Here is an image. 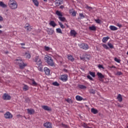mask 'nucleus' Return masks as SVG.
Instances as JSON below:
<instances>
[{
	"instance_id": "obj_50",
	"label": "nucleus",
	"mask_w": 128,
	"mask_h": 128,
	"mask_svg": "<svg viewBox=\"0 0 128 128\" xmlns=\"http://www.w3.org/2000/svg\"><path fill=\"white\" fill-rule=\"evenodd\" d=\"M26 102L29 103L30 102V98H26Z\"/></svg>"
},
{
	"instance_id": "obj_48",
	"label": "nucleus",
	"mask_w": 128,
	"mask_h": 128,
	"mask_svg": "<svg viewBox=\"0 0 128 128\" xmlns=\"http://www.w3.org/2000/svg\"><path fill=\"white\" fill-rule=\"evenodd\" d=\"M98 68H102L103 70H104V66H103L102 65V64H99V65L98 66Z\"/></svg>"
},
{
	"instance_id": "obj_6",
	"label": "nucleus",
	"mask_w": 128,
	"mask_h": 128,
	"mask_svg": "<svg viewBox=\"0 0 128 128\" xmlns=\"http://www.w3.org/2000/svg\"><path fill=\"white\" fill-rule=\"evenodd\" d=\"M97 76H98V78L100 82H104L102 78H104V76L102 75V74L98 72H97Z\"/></svg>"
},
{
	"instance_id": "obj_3",
	"label": "nucleus",
	"mask_w": 128,
	"mask_h": 128,
	"mask_svg": "<svg viewBox=\"0 0 128 128\" xmlns=\"http://www.w3.org/2000/svg\"><path fill=\"white\" fill-rule=\"evenodd\" d=\"M8 6L12 10L18 8V3L15 0H10L8 2Z\"/></svg>"
},
{
	"instance_id": "obj_64",
	"label": "nucleus",
	"mask_w": 128,
	"mask_h": 128,
	"mask_svg": "<svg viewBox=\"0 0 128 128\" xmlns=\"http://www.w3.org/2000/svg\"><path fill=\"white\" fill-rule=\"evenodd\" d=\"M112 68H116V66H112Z\"/></svg>"
},
{
	"instance_id": "obj_14",
	"label": "nucleus",
	"mask_w": 128,
	"mask_h": 128,
	"mask_svg": "<svg viewBox=\"0 0 128 128\" xmlns=\"http://www.w3.org/2000/svg\"><path fill=\"white\" fill-rule=\"evenodd\" d=\"M55 4L56 6H58L62 4V0H56Z\"/></svg>"
},
{
	"instance_id": "obj_32",
	"label": "nucleus",
	"mask_w": 128,
	"mask_h": 128,
	"mask_svg": "<svg viewBox=\"0 0 128 128\" xmlns=\"http://www.w3.org/2000/svg\"><path fill=\"white\" fill-rule=\"evenodd\" d=\"M56 14L59 16H62V14L61 12L58 10L56 11Z\"/></svg>"
},
{
	"instance_id": "obj_39",
	"label": "nucleus",
	"mask_w": 128,
	"mask_h": 128,
	"mask_svg": "<svg viewBox=\"0 0 128 128\" xmlns=\"http://www.w3.org/2000/svg\"><path fill=\"white\" fill-rule=\"evenodd\" d=\"M53 86H60V84L58 83V82H54L52 83Z\"/></svg>"
},
{
	"instance_id": "obj_37",
	"label": "nucleus",
	"mask_w": 128,
	"mask_h": 128,
	"mask_svg": "<svg viewBox=\"0 0 128 128\" xmlns=\"http://www.w3.org/2000/svg\"><path fill=\"white\" fill-rule=\"evenodd\" d=\"M25 56L27 58H30V54L28 53H25Z\"/></svg>"
},
{
	"instance_id": "obj_52",
	"label": "nucleus",
	"mask_w": 128,
	"mask_h": 128,
	"mask_svg": "<svg viewBox=\"0 0 128 128\" xmlns=\"http://www.w3.org/2000/svg\"><path fill=\"white\" fill-rule=\"evenodd\" d=\"M81 60H90V58L88 57H84V58H81Z\"/></svg>"
},
{
	"instance_id": "obj_56",
	"label": "nucleus",
	"mask_w": 128,
	"mask_h": 128,
	"mask_svg": "<svg viewBox=\"0 0 128 128\" xmlns=\"http://www.w3.org/2000/svg\"><path fill=\"white\" fill-rule=\"evenodd\" d=\"M64 8V6H60V8L61 10H63Z\"/></svg>"
},
{
	"instance_id": "obj_41",
	"label": "nucleus",
	"mask_w": 128,
	"mask_h": 128,
	"mask_svg": "<svg viewBox=\"0 0 128 128\" xmlns=\"http://www.w3.org/2000/svg\"><path fill=\"white\" fill-rule=\"evenodd\" d=\"M103 48H106V50H108L110 48H108V46L106 44H104L102 45Z\"/></svg>"
},
{
	"instance_id": "obj_11",
	"label": "nucleus",
	"mask_w": 128,
	"mask_h": 128,
	"mask_svg": "<svg viewBox=\"0 0 128 128\" xmlns=\"http://www.w3.org/2000/svg\"><path fill=\"white\" fill-rule=\"evenodd\" d=\"M42 108L44 109V110H47V112H52V108L48 106H43Z\"/></svg>"
},
{
	"instance_id": "obj_24",
	"label": "nucleus",
	"mask_w": 128,
	"mask_h": 128,
	"mask_svg": "<svg viewBox=\"0 0 128 128\" xmlns=\"http://www.w3.org/2000/svg\"><path fill=\"white\" fill-rule=\"evenodd\" d=\"M89 30H90L96 31V26L93 25V26L89 27Z\"/></svg>"
},
{
	"instance_id": "obj_18",
	"label": "nucleus",
	"mask_w": 128,
	"mask_h": 128,
	"mask_svg": "<svg viewBox=\"0 0 128 128\" xmlns=\"http://www.w3.org/2000/svg\"><path fill=\"white\" fill-rule=\"evenodd\" d=\"M69 12L70 14H72V16H76V12L74 10V9L70 10Z\"/></svg>"
},
{
	"instance_id": "obj_4",
	"label": "nucleus",
	"mask_w": 128,
	"mask_h": 128,
	"mask_svg": "<svg viewBox=\"0 0 128 128\" xmlns=\"http://www.w3.org/2000/svg\"><path fill=\"white\" fill-rule=\"evenodd\" d=\"M34 62H36V64H38V66H40L42 65V61H41L40 59V56H37L35 58Z\"/></svg>"
},
{
	"instance_id": "obj_28",
	"label": "nucleus",
	"mask_w": 128,
	"mask_h": 128,
	"mask_svg": "<svg viewBox=\"0 0 128 128\" xmlns=\"http://www.w3.org/2000/svg\"><path fill=\"white\" fill-rule=\"evenodd\" d=\"M58 18L61 22H66V18L62 17V16H58Z\"/></svg>"
},
{
	"instance_id": "obj_40",
	"label": "nucleus",
	"mask_w": 128,
	"mask_h": 128,
	"mask_svg": "<svg viewBox=\"0 0 128 128\" xmlns=\"http://www.w3.org/2000/svg\"><path fill=\"white\" fill-rule=\"evenodd\" d=\"M58 24L62 28H66L64 26V24H62V22H58Z\"/></svg>"
},
{
	"instance_id": "obj_33",
	"label": "nucleus",
	"mask_w": 128,
	"mask_h": 128,
	"mask_svg": "<svg viewBox=\"0 0 128 128\" xmlns=\"http://www.w3.org/2000/svg\"><path fill=\"white\" fill-rule=\"evenodd\" d=\"M89 74L90 76H92V78H96V72H90Z\"/></svg>"
},
{
	"instance_id": "obj_19",
	"label": "nucleus",
	"mask_w": 128,
	"mask_h": 128,
	"mask_svg": "<svg viewBox=\"0 0 128 128\" xmlns=\"http://www.w3.org/2000/svg\"><path fill=\"white\" fill-rule=\"evenodd\" d=\"M68 58L69 60H70V62H74V58L72 57V56L70 54L68 55Z\"/></svg>"
},
{
	"instance_id": "obj_22",
	"label": "nucleus",
	"mask_w": 128,
	"mask_h": 128,
	"mask_svg": "<svg viewBox=\"0 0 128 128\" xmlns=\"http://www.w3.org/2000/svg\"><path fill=\"white\" fill-rule=\"evenodd\" d=\"M110 28L111 30H118V28L114 26H110Z\"/></svg>"
},
{
	"instance_id": "obj_53",
	"label": "nucleus",
	"mask_w": 128,
	"mask_h": 128,
	"mask_svg": "<svg viewBox=\"0 0 128 128\" xmlns=\"http://www.w3.org/2000/svg\"><path fill=\"white\" fill-rule=\"evenodd\" d=\"M62 126H63V128H68V125H66L64 124H62Z\"/></svg>"
},
{
	"instance_id": "obj_57",
	"label": "nucleus",
	"mask_w": 128,
	"mask_h": 128,
	"mask_svg": "<svg viewBox=\"0 0 128 128\" xmlns=\"http://www.w3.org/2000/svg\"><path fill=\"white\" fill-rule=\"evenodd\" d=\"M20 44L22 46H25L26 45V44L24 43H21Z\"/></svg>"
},
{
	"instance_id": "obj_12",
	"label": "nucleus",
	"mask_w": 128,
	"mask_h": 128,
	"mask_svg": "<svg viewBox=\"0 0 128 128\" xmlns=\"http://www.w3.org/2000/svg\"><path fill=\"white\" fill-rule=\"evenodd\" d=\"M44 72L47 76H50V70L48 67L44 68Z\"/></svg>"
},
{
	"instance_id": "obj_46",
	"label": "nucleus",
	"mask_w": 128,
	"mask_h": 128,
	"mask_svg": "<svg viewBox=\"0 0 128 128\" xmlns=\"http://www.w3.org/2000/svg\"><path fill=\"white\" fill-rule=\"evenodd\" d=\"M32 84H33V86H38V84L36 82V81H34V80H32Z\"/></svg>"
},
{
	"instance_id": "obj_20",
	"label": "nucleus",
	"mask_w": 128,
	"mask_h": 128,
	"mask_svg": "<svg viewBox=\"0 0 128 128\" xmlns=\"http://www.w3.org/2000/svg\"><path fill=\"white\" fill-rule=\"evenodd\" d=\"M91 112H92V114H96L98 112V110L94 108H91Z\"/></svg>"
},
{
	"instance_id": "obj_59",
	"label": "nucleus",
	"mask_w": 128,
	"mask_h": 128,
	"mask_svg": "<svg viewBox=\"0 0 128 128\" xmlns=\"http://www.w3.org/2000/svg\"><path fill=\"white\" fill-rule=\"evenodd\" d=\"M2 34V30H0V34Z\"/></svg>"
},
{
	"instance_id": "obj_42",
	"label": "nucleus",
	"mask_w": 128,
	"mask_h": 128,
	"mask_svg": "<svg viewBox=\"0 0 128 128\" xmlns=\"http://www.w3.org/2000/svg\"><path fill=\"white\" fill-rule=\"evenodd\" d=\"M94 20L96 21V24H100V22H102V20H100V19H95Z\"/></svg>"
},
{
	"instance_id": "obj_45",
	"label": "nucleus",
	"mask_w": 128,
	"mask_h": 128,
	"mask_svg": "<svg viewBox=\"0 0 128 128\" xmlns=\"http://www.w3.org/2000/svg\"><path fill=\"white\" fill-rule=\"evenodd\" d=\"M114 60L115 62H118V63L120 62V60L116 58H115Z\"/></svg>"
},
{
	"instance_id": "obj_49",
	"label": "nucleus",
	"mask_w": 128,
	"mask_h": 128,
	"mask_svg": "<svg viewBox=\"0 0 128 128\" xmlns=\"http://www.w3.org/2000/svg\"><path fill=\"white\" fill-rule=\"evenodd\" d=\"M79 16H80V17L81 18H84V14H82L80 13L79 14Z\"/></svg>"
},
{
	"instance_id": "obj_2",
	"label": "nucleus",
	"mask_w": 128,
	"mask_h": 128,
	"mask_svg": "<svg viewBox=\"0 0 128 128\" xmlns=\"http://www.w3.org/2000/svg\"><path fill=\"white\" fill-rule=\"evenodd\" d=\"M14 63L19 66L21 70H22L24 66H26L27 64H24V60L22 59H16L14 60Z\"/></svg>"
},
{
	"instance_id": "obj_31",
	"label": "nucleus",
	"mask_w": 128,
	"mask_h": 128,
	"mask_svg": "<svg viewBox=\"0 0 128 128\" xmlns=\"http://www.w3.org/2000/svg\"><path fill=\"white\" fill-rule=\"evenodd\" d=\"M76 100H79V101L82 100V97L80 96H76Z\"/></svg>"
},
{
	"instance_id": "obj_16",
	"label": "nucleus",
	"mask_w": 128,
	"mask_h": 128,
	"mask_svg": "<svg viewBox=\"0 0 128 128\" xmlns=\"http://www.w3.org/2000/svg\"><path fill=\"white\" fill-rule=\"evenodd\" d=\"M27 110L29 114H34V110L32 108L27 109Z\"/></svg>"
},
{
	"instance_id": "obj_30",
	"label": "nucleus",
	"mask_w": 128,
	"mask_h": 128,
	"mask_svg": "<svg viewBox=\"0 0 128 128\" xmlns=\"http://www.w3.org/2000/svg\"><path fill=\"white\" fill-rule=\"evenodd\" d=\"M0 6H2V8H6V4H4V2H0Z\"/></svg>"
},
{
	"instance_id": "obj_43",
	"label": "nucleus",
	"mask_w": 128,
	"mask_h": 128,
	"mask_svg": "<svg viewBox=\"0 0 128 128\" xmlns=\"http://www.w3.org/2000/svg\"><path fill=\"white\" fill-rule=\"evenodd\" d=\"M86 8L87 10H92L93 8H92V7L89 6H86Z\"/></svg>"
},
{
	"instance_id": "obj_15",
	"label": "nucleus",
	"mask_w": 128,
	"mask_h": 128,
	"mask_svg": "<svg viewBox=\"0 0 128 128\" xmlns=\"http://www.w3.org/2000/svg\"><path fill=\"white\" fill-rule=\"evenodd\" d=\"M49 24L50 26H52V28H56V24L54 20L50 21Z\"/></svg>"
},
{
	"instance_id": "obj_5",
	"label": "nucleus",
	"mask_w": 128,
	"mask_h": 128,
	"mask_svg": "<svg viewBox=\"0 0 128 128\" xmlns=\"http://www.w3.org/2000/svg\"><path fill=\"white\" fill-rule=\"evenodd\" d=\"M4 118H5L10 120V118H12V114L10 112H6L4 114Z\"/></svg>"
},
{
	"instance_id": "obj_34",
	"label": "nucleus",
	"mask_w": 128,
	"mask_h": 128,
	"mask_svg": "<svg viewBox=\"0 0 128 128\" xmlns=\"http://www.w3.org/2000/svg\"><path fill=\"white\" fill-rule=\"evenodd\" d=\"M56 30L58 34H62V30L60 28H56Z\"/></svg>"
},
{
	"instance_id": "obj_27",
	"label": "nucleus",
	"mask_w": 128,
	"mask_h": 128,
	"mask_svg": "<svg viewBox=\"0 0 128 128\" xmlns=\"http://www.w3.org/2000/svg\"><path fill=\"white\" fill-rule=\"evenodd\" d=\"M78 88H81L82 90H84L86 88V86L82 84L78 85Z\"/></svg>"
},
{
	"instance_id": "obj_54",
	"label": "nucleus",
	"mask_w": 128,
	"mask_h": 128,
	"mask_svg": "<svg viewBox=\"0 0 128 128\" xmlns=\"http://www.w3.org/2000/svg\"><path fill=\"white\" fill-rule=\"evenodd\" d=\"M116 26H118L119 28H122V25L121 24H116Z\"/></svg>"
},
{
	"instance_id": "obj_36",
	"label": "nucleus",
	"mask_w": 128,
	"mask_h": 128,
	"mask_svg": "<svg viewBox=\"0 0 128 128\" xmlns=\"http://www.w3.org/2000/svg\"><path fill=\"white\" fill-rule=\"evenodd\" d=\"M108 44L110 48H114V45H112V44L108 42Z\"/></svg>"
},
{
	"instance_id": "obj_25",
	"label": "nucleus",
	"mask_w": 128,
	"mask_h": 128,
	"mask_svg": "<svg viewBox=\"0 0 128 128\" xmlns=\"http://www.w3.org/2000/svg\"><path fill=\"white\" fill-rule=\"evenodd\" d=\"M22 90H24V92H26V90H28V85L24 84V86L22 88Z\"/></svg>"
},
{
	"instance_id": "obj_8",
	"label": "nucleus",
	"mask_w": 128,
	"mask_h": 128,
	"mask_svg": "<svg viewBox=\"0 0 128 128\" xmlns=\"http://www.w3.org/2000/svg\"><path fill=\"white\" fill-rule=\"evenodd\" d=\"M2 98L4 100H10L12 98V97H10V96L8 95V94H4L2 96Z\"/></svg>"
},
{
	"instance_id": "obj_44",
	"label": "nucleus",
	"mask_w": 128,
	"mask_h": 128,
	"mask_svg": "<svg viewBox=\"0 0 128 128\" xmlns=\"http://www.w3.org/2000/svg\"><path fill=\"white\" fill-rule=\"evenodd\" d=\"M87 78H88V80H94V78H92L90 75L87 76Z\"/></svg>"
},
{
	"instance_id": "obj_9",
	"label": "nucleus",
	"mask_w": 128,
	"mask_h": 128,
	"mask_svg": "<svg viewBox=\"0 0 128 128\" xmlns=\"http://www.w3.org/2000/svg\"><path fill=\"white\" fill-rule=\"evenodd\" d=\"M68 76L67 74H64L60 76V80H62V82H66L68 80Z\"/></svg>"
},
{
	"instance_id": "obj_7",
	"label": "nucleus",
	"mask_w": 128,
	"mask_h": 128,
	"mask_svg": "<svg viewBox=\"0 0 128 128\" xmlns=\"http://www.w3.org/2000/svg\"><path fill=\"white\" fill-rule=\"evenodd\" d=\"M80 48L82 50H86L88 49V46L87 44H82L80 45Z\"/></svg>"
},
{
	"instance_id": "obj_60",
	"label": "nucleus",
	"mask_w": 128,
	"mask_h": 128,
	"mask_svg": "<svg viewBox=\"0 0 128 128\" xmlns=\"http://www.w3.org/2000/svg\"><path fill=\"white\" fill-rule=\"evenodd\" d=\"M118 108H120V105L118 104Z\"/></svg>"
},
{
	"instance_id": "obj_21",
	"label": "nucleus",
	"mask_w": 128,
	"mask_h": 128,
	"mask_svg": "<svg viewBox=\"0 0 128 128\" xmlns=\"http://www.w3.org/2000/svg\"><path fill=\"white\" fill-rule=\"evenodd\" d=\"M109 39H110V37L108 36L103 38L102 40V42H104V44H106V42H108V40Z\"/></svg>"
},
{
	"instance_id": "obj_47",
	"label": "nucleus",
	"mask_w": 128,
	"mask_h": 128,
	"mask_svg": "<svg viewBox=\"0 0 128 128\" xmlns=\"http://www.w3.org/2000/svg\"><path fill=\"white\" fill-rule=\"evenodd\" d=\"M116 74V76H122V72H117Z\"/></svg>"
},
{
	"instance_id": "obj_61",
	"label": "nucleus",
	"mask_w": 128,
	"mask_h": 128,
	"mask_svg": "<svg viewBox=\"0 0 128 128\" xmlns=\"http://www.w3.org/2000/svg\"><path fill=\"white\" fill-rule=\"evenodd\" d=\"M2 26L0 24V28H2Z\"/></svg>"
},
{
	"instance_id": "obj_63",
	"label": "nucleus",
	"mask_w": 128,
	"mask_h": 128,
	"mask_svg": "<svg viewBox=\"0 0 128 128\" xmlns=\"http://www.w3.org/2000/svg\"><path fill=\"white\" fill-rule=\"evenodd\" d=\"M44 2H48V0H44Z\"/></svg>"
},
{
	"instance_id": "obj_51",
	"label": "nucleus",
	"mask_w": 128,
	"mask_h": 128,
	"mask_svg": "<svg viewBox=\"0 0 128 128\" xmlns=\"http://www.w3.org/2000/svg\"><path fill=\"white\" fill-rule=\"evenodd\" d=\"M44 50H50V48L48 46H45Z\"/></svg>"
},
{
	"instance_id": "obj_17",
	"label": "nucleus",
	"mask_w": 128,
	"mask_h": 128,
	"mask_svg": "<svg viewBox=\"0 0 128 128\" xmlns=\"http://www.w3.org/2000/svg\"><path fill=\"white\" fill-rule=\"evenodd\" d=\"M24 28L28 30V32H30L32 30V28H30V24H27L26 25Z\"/></svg>"
},
{
	"instance_id": "obj_38",
	"label": "nucleus",
	"mask_w": 128,
	"mask_h": 128,
	"mask_svg": "<svg viewBox=\"0 0 128 128\" xmlns=\"http://www.w3.org/2000/svg\"><path fill=\"white\" fill-rule=\"evenodd\" d=\"M66 100L69 104H72V99L68 98Z\"/></svg>"
},
{
	"instance_id": "obj_23",
	"label": "nucleus",
	"mask_w": 128,
	"mask_h": 128,
	"mask_svg": "<svg viewBox=\"0 0 128 128\" xmlns=\"http://www.w3.org/2000/svg\"><path fill=\"white\" fill-rule=\"evenodd\" d=\"M70 35L72 36H76V32L74 31V30H72L70 31Z\"/></svg>"
},
{
	"instance_id": "obj_26",
	"label": "nucleus",
	"mask_w": 128,
	"mask_h": 128,
	"mask_svg": "<svg viewBox=\"0 0 128 128\" xmlns=\"http://www.w3.org/2000/svg\"><path fill=\"white\" fill-rule=\"evenodd\" d=\"M117 98L120 102H122V95L120 94H118Z\"/></svg>"
},
{
	"instance_id": "obj_55",
	"label": "nucleus",
	"mask_w": 128,
	"mask_h": 128,
	"mask_svg": "<svg viewBox=\"0 0 128 128\" xmlns=\"http://www.w3.org/2000/svg\"><path fill=\"white\" fill-rule=\"evenodd\" d=\"M2 20H4V18H2V16H0V22Z\"/></svg>"
},
{
	"instance_id": "obj_62",
	"label": "nucleus",
	"mask_w": 128,
	"mask_h": 128,
	"mask_svg": "<svg viewBox=\"0 0 128 128\" xmlns=\"http://www.w3.org/2000/svg\"><path fill=\"white\" fill-rule=\"evenodd\" d=\"M22 48H24V50H25L26 48L25 47H22Z\"/></svg>"
},
{
	"instance_id": "obj_58",
	"label": "nucleus",
	"mask_w": 128,
	"mask_h": 128,
	"mask_svg": "<svg viewBox=\"0 0 128 128\" xmlns=\"http://www.w3.org/2000/svg\"><path fill=\"white\" fill-rule=\"evenodd\" d=\"M65 26H66V28H68V24H65Z\"/></svg>"
},
{
	"instance_id": "obj_10",
	"label": "nucleus",
	"mask_w": 128,
	"mask_h": 128,
	"mask_svg": "<svg viewBox=\"0 0 128 128\" xmlns=\"http://www.w3.org/2000/svg\"><path fill=\"white\" fill-rule=\"evenodd\" d=\"M44 126L46 128H52V125L50 122L44 123Z\"/></svg>"
},
{
	"instance_id": "obj_13",
	"label": "nucleus",
	"mask_w": 128,
	"mask_h": 128,
	"mask_svg": "<svg viewBox=\"0 0 128 128\" xmlns=\"http://www.w3.org/2000/svg\"><path fill=\"white\" fill-rule=\"evenodd\" d=\"M47 32L48 34H50V36H52L54 34V31L52 30V28H48L47 30Z\"/></svg>"
},
{
	"instance_id": "obj_35",
	"label": "nucleus",
	"mask_w": 128,
	"mask_h": 128,
	"mask_svg": "<svg viewBox=\"0 0 128 128\" xmlns=\"http://www.w3.org/2000/svg\"><path fill=\"white\" fill-rule=\"evenodd\" d=\"M90 94H96V90L94 89L90 90Z\"/></svg>"
},
{
	"instance_id": "obj_1",
	"label": "nucleus",
	"mask_w": 128,
	"mask_h": 128,
	"mask_svg": "<svg viewBox=\"0 0 128 128\" xmlns=\"http://www.w3.org/2000/svg\"><path fill=\"white\" fill-rule=\"evenodd\" d=\"M44 60L48 66H54V60L52 58L51 56L46 55Z\"/></svg>"
},
{
	"instance_id": "obj_29",
	"label": "nucleus",
	"mask_w": 128,
	"mask_h": 128,
	"mask_svg": "<svg viewBox=\"0 0 128 128\" xmlns=\"http://www.w3.org/2000/svg\"><path fill=\"white\" fill-rule=\"evenodd\" d=\"M32 2L34 4V6H38V0H32Z\"/></svg>"
}]
</instances>
